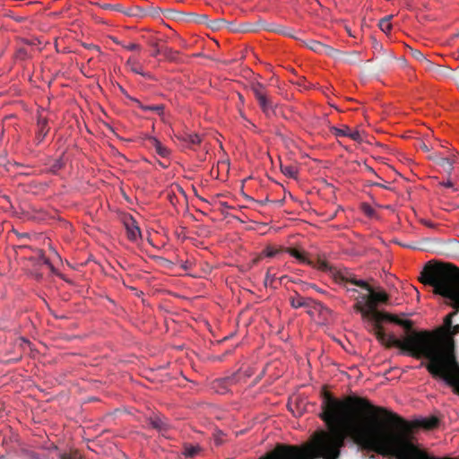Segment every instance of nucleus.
Returning a JSON list of instances; mask_svg holds the SVG:
<instances>
[{
    "mask_svg": "<svg viewBox=\"0 0 459 459\" xmlns=\"http://www.w3.org/2000/svg\"><path fill=\"white\" fill-rule=\"evenodd\" d=\"M366 290L368 294H362L361 300H358L353 308L367 322L368 331L387 348H399L417 359H429L420 366H424L432 377L442 379L459 394V362L453 338H440L428 331H413L411 320L400 319L377 309L378 305L389 301L386 292L375 291L370 285Z\"/></svg>",
    "mask_w": 459,
    "mask_h": 459,
    "instance_id": "obj_1",
    "label": "nucleus"
},
{
    "mask_svg": "<svg viewBox=\"0 0 459 459\" xmlns=\"http://www.w3.org/2000/svg\"><path fill=\"white\" fill-rule=\"evenodd\" d=\"M424 285L434 288V293L450 299L459 308V269L449 263L428 262L419 277Z\"/></svg>",
    "mask_w": 459,
    "mask_h": 459,
    "instance_id": "obj_2",
    "label": "nucleus"
},
{
    "mask_svg": "<svg viewBox=\"0 0 459 459\" xmlns=\"http://www.w3.org/2000/svg\"><path fill=\"white\" fill-rule=\"evenodd\" d=\"M335 281L340 283L343 284L344 286L346 283H351L355 286H358L363 290H369V284L363 281V280H358L356 279L355 275L351 273H349L347 271L345 272H337L334 274Z\"/></svg>",
    "mask_w": 459,
    "mask_h": 459,
    "instance_id": "obj_3",
    "label": "nucleus"
},
{
    "mask_svg": "<svg viewBox=\"0 0 459 459\" xmlns=\"http://www.w3.org/2000/svg\"><path fill=\"white\" fill-rule=\"evenodd\" d=\"M304 45L317 54H325L333 56L337 52L333 48L314 39L304 42Z\"/></svg>",
    "mask_w": 459,
    "mask_h": 459,
    "instance_id": "obj_4",
    "label": "nucleus"
},
{
    "mask_svg": "<svg viewBox=\"0 0 459 459\" xmlns=\"http://www.w3.org/2000/svg\"><path fill=\"white\" fill-rule=\"evenodd\" d=\"M429 158L434 160L437 164L441 166L443 169L450 175L454 169L455 160L449 157H444L438 153H433L429 156Z\"/></svg>",
    "mask_w": 459,
    "mask_h": 459,
    "instance_id": "obj_5",
    "label": "nucleus"
},
{
    "mask_svg": "<svg viewBox=\"0 0 459 459\" xmlns=\"http://www.w3.org/2000/svg\"><path fill=\"white\" fill-rule=\"evenodd\" d=\"M259 26L263 30H267V31H272V32H275V33H278V34H281V35H284V36H288V37H290V38H294V35L292 33V30L289 29L287 27H284V26H281V25H279V24H276V23H266V22H263Z\"/></svg>",
    "mask_w": 459,
    "mask_h": 459,
    "instance_id": "obj_6",
    "label": "nucleus"
},
{
    "mask_svg": "<svg viewBox=\"0 0 459 459\" xmlns=\"http://www.w3.org/2000/svg\"><path fill=\"white\" fill-rule=\"evenodd\" d=\"M125 225L126 229L127 238L131 241H136L138 238L141 236V231L135 221L133 218H129L125 221Z\"/></svg>",
    "mask_w": 459,
    "mask_h": 459,
    "instance_id": "obj_7",
    "label": "nucleus"
},
{
    "mask_svg": "<svg viewBox=\"0 0 459 459\" xmlns=\"http://www.w3.org/2000/svg\"><path fill=\"white\" fill-rule=\"evenodd\" d=\"M334 134L337 137L341 136H348L353 141L362 142V136L359 130H351L348 126H344L343 128H333Z\"/></svg>",
    "mask_w": 459,
    "mask_h": 459,
    "instance_id": "obj_8",
    "label": "nucleus"
},
{
    "mask_svg": "<svg viewBox=\"0 0 459 459\" xmlns=\"http://www.w3.org/2000/svg\"><path fill=\"white\" fill-rule=\"evenodd\" d=\"M256 100L258 101L261 109L267 117L274 113L273 103L268 97L267 92L264 95L257 98Z\"/></svg>",
    "mask_w": 459,
    "mask_h": 459,
    "instance_id": "obj_9",
    "label": "nucleus"
},
{
    "mask_svg": "<svg viewBox=\"0 0 459 459\" xmlns=\"http://www.w3.org/2000/svg\"><path fill=\"white\" fill-rule=\"evenodd\" d=\"M290 303L293 308L309 307L311 299L303 298L298 291H294V295L290 297Z\"/></svg>",
    "mask_w": 459,
    "mask_h": 459,
    "instance_id": "obj_10",
    "label": "nucleus"
},
{
    "mask_svg": "<svg viewBox=\"0 0 459 459\" xmlns=\"http://www.w3.org/2000/svg\"><path fill=\"white\" fill-rule=\"evenodd\" d=\"M49 130L48 127V122L46 117H43L41 116L38 118V132H37V138L39 142H41L45 136L48 134Z\"/></svg>",
    "mask_w": 459,
    "mask_h": 459,
    "instance_id": "obj_11",
    "label": "nucleus"
},
{
    "mask_svg": "<svg viewBox=\"0 0 459 459\" xmlns=\"http://www.w3.org/2000/svg\"><path fill=\"white\" fill-rule=\"evenodd\" d=\"M260 459H286L282 444H277L275 447Z\"/></svg>",
    "mask_w": 459,
    "mask_h": 459,
    "instance_id": "obj_12",
    "label": "nucleus"
},
{
    "mask_svg": "<svg viewBox=\"0 0 459 459\" xmlns=\"http://www.w3.org/2000/svg\"><path fill=\"white\" fill-rule=\"evenodd\" d=\"M288 253L291 256L295 257L296 259H298L301 263H304V264H313V260L308 259L307 257V254L305 252L299 251V250L295 249V248H290L288 250Z\"/></svg>",
    "mask_w": 459,
    "mask_h": 459,
    "instance_id": "obj_13",
    "label": "nucleus"
},
{
    "mask_svg": "<svg viewBox=\"0 0 459 459\" xmlns=\"http://www.w3.org/2000/svg\"><path fill=\"white\" fill-rule=\"evenodd\" d=\"M151 143L152 146L154 147L156 152L161 156L166 157L169 154V150L164 147L160 141H158L156 138H151Z\"/></svg>",
    "mask_w": 459,
    "mask_h": 459,
    "instance_id": "obj_14",
    "label": "nucleus"
},
{
    "mask_svg": "<svg viewBox=\"0 0 459 459\" xmlns=\"http://www.w3.org/2000/svg\"><path fill=\"white\" fill-rule=\"evenodd\" d=\"M250 89L253 94L255 95V99L264 95L267 92L264 85L258 82L252 83Z\"/></svg>",
    "mask_w": 459,
    "mask_h": 459,
    "instance_id": "obj_15",
    "label": "nucleus"
},
{
    "mask_svg": "<svg viewBox=\"0 0 459 459\" xmlns=\"http://www.w3.org/2000/svg\"><path fill=\"white\" fill-rule=\"evenodd\" d=\"M281 171L290 178H296L298 175V169L293 165H281Z\"/></svg>",
    "mask_w": 459,
    "mask_h": 459,
    "instance_id": "obj_16",
    "label": "nucleus"
},
{
    "mask_svg": "<svg viewBox=\"0 0 459 459\" xmlns=\"http://www.w3.org/2000/svg\"><path fill=\"white\" fill-rule=\"evenodd\" d=\"M258 28L250 23H242L238 26V29H231L232 32H254L256 31Z\"/></svg>",
    "mask_w": 459,
    "mask_h": 459,
    "instance_id": "obj_17",
    "label": "nucleus"
},
{
    "mask_svg": "<svg viewBox=\"0 0 459 459\" xmlns=\"http://www.w3.org/2000/svg\"><path fill=\"white\" fill-rule=\"evenodd\" d=\"M126 65L132 72L143 75L141 65L134 57H130L127 60Z\"/></svg>",
    "mask_w": 459,
    "mask_h": 459,
    "instance_id": "obj_18",
    "label": "nucleus"
},
{
    "mask_svg": "<svg viewBox=\"0 0 459 459\" xmlns=\"http://www.w3.org/2000/svg\"><path fill=\"white\" fill-rule=\"evenodd\" d=\"M199 446L185 445L184 455L187 457H194L200 453Z\"/></svg>",
    "mask_w": 459,
    "mask_h": 459,
    "instance_id": "obj_19",
    "label": "nucleus"
},
{
    "mask_svg": "<svg viewBox=\"0 0 459 459\" xmlns=\"http://www.w3.org/2000/svg\"><path fill=\"white\" fill-rule=\"evenodd\" d=\"M222 26H224L230 31H231V29H238V25H237V24H235L233 22H228L224 19H218L217 21H215V26H213V28L221 29V28H222Z\"/></svg>",
    "mask_w": 459,
    "mask_h": 459,
    "instance_id": "obj_20",
    "label": "nucleus"
},
{
    "mask_svg": "<svg viewBox=\"0 0 459 459\" xmlns=\"http://www.w3.org/2000/svg\"><path fill=\"white\" fill-rule=\"evenodd\" d=\"M391 16L385 17L379 21V29L385 32L389 33L392 30V24L390 22Z\"/></svg>",
    "mask_w": 459,
    "mask_h": 459,
    "instance_id": "obj_21",
    "label": "nucleus"
},
{
    "mask_svg": "<svg viewBox=\"0 0 459 459\" xmlns=\"http://www.w3.org/2000/svg\"><path fill=\"white\" fill-rule=\"evenodd\" d=\"M161 54L169 60L174 61L177 58V56L178 55V51L173 50L170 48H161Z\"/></svg>",
    "mask_w": 459,
    "mask_h": 459,
    "instance_id": "obj_22",
    "label": "nucleus"
},
{
    "mask_svg": "<svg viewBox=\"0 0 459 459\" xmlns=\"http://www.w3.org/2000/svg\"><path fill=\"white\" fill-rule=\"evenodd\" d=\"M311 266L313 267H316L317 269H320L322 271H328L330 269V266L328 264V263L325 260H322L320 258H317L316 260H313V264H310Z\"/></svg>",
    "mask_w": 459,
    "mask_h": 459,
    "instance_id": "obj_23",
    "label": "nucleus"
},
{
    "mask_svg": "<svg viewBox=\"0 0 459 459\" xmlns=\"http://www.w3.org/2000/svg\"><path fill=\"white\" fill-rule=\"evenodd\" d=\"M409 50H410L411 56L421 65L422 62L426 58L425 55L423 53H421L420 50L414 49L412 48H410Z\"/></svg>",
    "mask_w": 459,
    "mask_h": 459,
    "instance_id": "obj_24",
    "label": "nucleus"
},
{
    "mask_svg": "<svg viewBox=\"0 0 459 459\" xmlns=\"http://www.w3.org/2000/svg\"><path fill=\"white\" fill-rule=\"evenodd\" d=\"M141 108L143 110H150L154 111L159 115H162L164 111V106L163 105H152V106H141Z\"/></svg>",
    "mask_w": 459,
    "mask_h": 459,
    "instance_id": "obj_25",
    "label": "nucleus"
},
{
    "mask_svg": "<svg viewBox=\"0 0 459 459\" xmlns=\"http://www.w3.org/2000/svg\"><path fill=\"white\" fill-rule=\"evenodd\" d=\"M272 268H269L266 272L265 278H264V284L265 285H273L274 280L276 279V274L273 273Z\"/></svg>",
    "mask_w": 459,
    "mask_h": 459,
    "instance_id": "obj_26",
    "label": "nucleus"
},
{
    "mask_svg": "<svg viewBox=\"0 0 459 459\" xmlns=\"http://www.w3.org/2000/svg\"><path fill=\"white\" fill-rule=\"evenodd\" d=\"M361 210L368 217H374L376 214L375 210L367 203L361 204Z\"/></svg>",
    "mask_w": 459,
    "mask_h": 459,
    "instance_id": "obj_27",
    "label": "nucleus"
},
{
    "mask_svg": "<svg viewBox=\"0 0 459 459\" xmlns=\"http://www.w3.org/2000/svg\"><path fill=\"white\" fill-rule=\"evenodd\" d=\"M456 315V311H454L450 314H448L445 319H444V328L446 331L450 330L452 324V318L453 316Z\"/></svg>",
    "mask_w": 459,
    "mask_h": 459,
    "instance_id": "obj_28",
    "label": "nucleus"
},
{
    "mask_svg": "<svg viewBox=\"0 0 459 459\" xmlns=\"http://www.w3.org/2000/svg\"><path fill=\"white\" fill-rule=\"evenodd\" d=\"M186 141L191 144H199L201 143V137L198 134H188L186 135Z\"/></svg>",
    "mask_w": 459,
    "mask_h": 459,
    "instance_id": "obj_29",
    "label": "nucleus"
},
{
    "mask_svg": "<svg viewBox=\"0 0 459 459\" xmlns=\"http://www.w3.org/2000/svg\"><path fill=\"white\" fill-rule=\"evenodd\" d=\"M344 288H345L347 293L350 295V297L356 300V302H358V300H361V295L355 296V294L358 292V290L356 289L349 288L346 285L344 286Z\"/></svg>",
    "mask_w": 459,
    "mask_h": 459,
    "instance_id": "obj_30",
    "label": "nucleus"
},
{
    "mask_svg": "<svg viewBox=\"0 0 459 459\" xmlns=\"http://www.w3.org/2000/svg\"><path fill=\"white\" fill-rule=\"evenodd\" d=\"M421 65L428 71H431L435 68H437L436 65L431 62L430 60H429L427 57L425 58V60L422 62Z\"/></svg>",
    "mask_w": 459,
    "mask_h": 459,
    "instance_id": "obj_31",
    "label": "nucleus"
},
{
    "mask_svg": "<svg viewBox=\"0 0 459 459\" xmlns=\"http://www.w3.org/2000/svg\"><path fill=\"white\" fill-rule=\"evenodd\" d=\"M278 253L277 249H274L273 247H268L264 251V255L267 257H273Z\"/></svg>",
    "mask_w": 459,
    "mask_h": 459,
    "instance_id": "obj_32",
    "label": "nucleus"
},
{
    "mask_svg": "<svg viewBox=\"0 0 459 459\" xmlns=\"http://www.w3.org/2000/svg\"><path fill=\"white\" fill-rule=\"evenodd\" d=\"M123 47L126 49L130 50V51L140 50L141 49V46L136 44V43H129L127 45H123Z\"/></svg>",
    "mask_w": 459,
    "mask_h": 459,
    "instance_id": "obj_33",
    "label": "nucleus"
},
{
    "mask_svg": "<svg viewBox=\"0 0 459 459\" xmlns=\"http://www.w3.org/2000/svg\"><path fill=\"white\" fill-rule=\"evenodd\" d=\"M222 382H224L226 385H229L236 384L237 383L236 375H232L231 377L224 378L222 380Z\"/></svg>",
    "mask_w": 459,
    "mask_h": 459,
    "instance_id": "obj_34",
    "label": "nucleus"
},
{
    "mask_svg": "<svg viewBox=\"0 0 459 459\" xmlns=\"http://www.w3.org/2000/svg\"><path fill=\"white\" fill-rule=\"evenodd\" d=\"M450 335H455L459 333V325H451L450 330L446 331Z\"/></svg>",
    "mask_w": 459,
    "mask_h": 459,
    "instance_id": "obj_35",
    "label": "nucleus"
},
{
    "mask_svg": "<svg viewBox=\"0 0 459 459\" xmlns=\"http://www.w3.org/2000/svg\"><path fill=\"white\" fill-rule=\"evenodd\" d=\"M40 259L42 260V263L44 264H47L51 270H54V266L52 265L48 258L45 257V255H42Z\"/></svg>",
    "mask_w": 459,
    "mask_h": 459,
    "instance_id": "obj_36",
    "label": "nucleus"
},
{
    "mask_svg": "<svg viewBox=\"0 0 459 459\" xmlns=\"http://www.w3.org/2000/svg\"><path fill=\"white\" fill-rule=\"evenodd\" d=\"M453 80L455 81V84L457 85L459 89V69L456 70L453 74Z\"/></svg>",
    "mask_w": 459,
    "mask_h": 459,
    "instance_id": "obj_37",
    "label": "nucleus"
},
{
    "mask_svg": "<svg viewBox=\"0 0 459 459\" xmlns=\"http://www.w3.org/2000/svg\"><path fill=\"white\" fill-rule=\"evenodd\" d=\"M420 148L425 152H428L430 150L429 147L425 143H420Z\"/></svg>",
    "mask_w": 459,
    "mask_h": 459,
    "instance_id": "obj_38",
    "label": "nucleus"
},
{
    "mask_svg": "<svg viewBox=\"0 0 459 459\" xmlns=\"http://www.w3.org/2000/svg\"><path fill=\"white\" fill-rule=\"evenodd\" d=\"M440 184H441L443 186H445V187H453V186H454L453 182H452L451 180H449V179H448L447 181H446V182H442V183H440Z\"/></svg>",
    "mask_w": 459,
    "mask_h": 459,
    "instance_id": "obj_39",
    "label": "nucleus"
},
{
    "mask_svg": "<svg viewBox=\"0 0 459 459\" xmlns=\"http://www.w3.org/2000/svg\"><path fill=\"white\" fill-rule=\"evenodd\" d=\"M422 223H423L424 225H426L427 227H429V228H433V227H434V224H433L432 222L429 221H425V220H423V221H422Z\"/></svg>",
    "mask_w": 459,
    "mask_h": 459,
    "instance_id": "obj_40",
    "label": "nucleus"
},
{
    "mask_svg": "<svg viewBox=\"0 0 459 459\" xmlns=\"http://www.w3.org/2000/svg\"><path fill=\"white\" fill-rule=\"evenodd\" d=\"M459 156V153L458 152H453L451 155H449L448 157L451 158L452 160H455V162L456 161V159L457 157Z\"/></svg>",
    "mask_w": 459,
    "mask_h": 459,
    "instance_id": "obj_41",
    "label": "nucleus"
},
{
    "mask_svg": "<svg viewBox=\"0 0 459 459\" xmlns=\"http://www.w3.org/2000/svg\"><path fill=\"white\" fill-rule=\"evenodd\" d=\"M60 459H73L68 454H62Z\"/></svg>",
    "mask_w": 459,
    "mask_h": 459,
    "instance_id": "obj_42",
    "label": "nucleus"
},
{
    "mask_svg": "<svg viewBox=\"0 0 459 459\" xmlns=\"http://www.w3.org/2000/svg\"><path fill=\"white\" fill-rule=\"evenodd\" d=\"M373 185H374V186H379V187H382V188H385V189H387V188H388V186H385V185H384V184H381V183H374Z\"/></svg>",
    "mask_w": 459,
    "mask_h": 459,
    "instance_id": "obj_43",
    "label": "nucleus"
},
{
    "mask_svg": "<svg viewBox=\"0 0 459 459\" xmlns=\"http://www.w3.org/2000/svg\"><path fill=\"white\" fill-rule=\"evenodd\" d=\"M159 54H161V49L157 48L156 51L154 52L153 56H156Z\"/></svg>",
    "mask_w": 459,
    "mask_h": 459,
    "instance_id": "obj_44",
    "label": "nucleus"
},
{
    "mask_svg": "<svg viewBox=\"0 0 459 459\" xmlns=\"http://www.w3.org/2000/svg\"><path fill=\"white\" fill-rule=\"evenodd\" d=\"M153 427H154V428H160V423H158V422L154 421V422H153Z\"/></svg>",
    "mask_w": 459,
    "mask_h": 459,
    "instance_id": "obj_45",
    "label": "nucleus"
},
{
    "mask_svg": "<svg viewBox=\"0 0 459 459\" xmlns=\"http://www.w3.org/2000/svg\"><path fill=\"white\" fill-rule=\"evenodd\" d=\"M15 20H16L17 22H22V21L23 20V18H22V17H16V18H15Z\"/></svg>",
    "mask_w": 459,
    "mask_h": 459,
    "instance_id": "obj_46",
    "label": "nucleus"
},
{
    "mask_svg": "<svg viewBox=\"0 0 459 459\" xmlns=\"http://www.w3.org/2000/svg\"><path fill=\"white\" fill-rule=\"evenodd\" d=\"M182 267H183L185 270H186V269L188 268V267H187L186 263L183 264H182Z\"/></svg>",
    "mask_w": 459,
    "mask_h": 459,
    "instance_id": "obj_47",
    "label": "nucleus"
},
{
    "mask_svg": "<svg viewBox=\"0 0 459 459\" xmlns=\"http://www.w3.org/2000/svg\"><path fill=\"white\" fill-rule=\"evenodd\" d=\"M56 168H61V165L56 164Z\"/></svg>",
    "mask_w": 459,
    "mask_h": 459,
    "instance_id": "obj_48",
    "label": "nucleus"
}]
</instances>
